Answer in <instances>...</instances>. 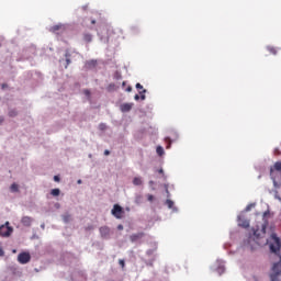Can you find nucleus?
Segmentation results:
<instances>
[{"label":"nucleus","mask_w":281,"mask_h":281,"mask_svg":"<svg viewBox=\"0 0 281 281\" xmlns=\"http://www.w3.org/2000/svg\"><path fill=\"white\" fill-rule=\"evenodd\" d=\"M270 252L274 255H279L281 249V239L277 236V234H271V241L269 244Z\"/></svg>","instance_id":"1"},{"label":"nucleus","mask_w":281,"mask_h":281,"mask_svg":"<svg viewBox=\"0 0 281 281\" xmlns=\"http://www.w3.org/2000/svg\"><path fill=\"white\" fill-rule=\"evenodd\" d=\"M272 272L270 274V281H281V256H280V261L273 263L272 266Z\"/></svg>","instance_id":"2"},{"label":"nucleus","mask_w":281,"mask_h":281,"mask_svg":"<svg viewBox=\"0 0 281 281\" xmlns=\"http://www.w3.org/2000/svg\"><path fill=\"white\" fill-rule=\"evenodd\" d=\"M13 232L12 227L9 226V222L0 226V236L1 237H9Z\"/></svg>","instance_id":"3"},{"label":"nucleus","mask_w":281,"mask_h":281,"mask_svg":"<svg viewBox=\"0 0 281 281\" xmlns=\"http://www.w3.org/2000/svg\"><path fill=\"white\" fill-rule=\"evenodd\" d=\"M124 214V210L120 204H114V207L112 210V215L117 218V220H122Z\"/></svg>","instance_id":"4"},{"label":"nucleus","mask_w":281,"mask_h":281,"mask_svg":"<svg viewBox=\"0 0 281 281\" xmlns=\"http://www.w3.org/2000/svg\"><path fill=\"white\" fill-rule=\"evenodd\" d=\"M18 261L21 263V265H26L31 261V255L30 252H26V251H23V252H20L19 256H18Z\"/></svg>","instance_id":"5"},{"label":"nucleus","mask_w":281,"mask_h":281,"mask_svg":"<svg viewBox=\"0 0 281 281\" xmlns=\"http://www.w3.org/2000/svg\"><path fill=\"white\" fill-rule=\"evenodd\" d=\"M274 171L281 172V161H276L274 165L270 167V176H273Z\"/></svg>","instance_id":"6"},{"label":"nucleus","mask_w":281,"mask_h":281,"mask_svg":"<svg viewBox=\"0 0 281 281\" xmlns=\"http://www.w3.org/2000/svg\"><path fill=\"white\" fill-rule=\"evenodd\" d=\"M100 234L103 238H109L110 234H111V229L108 226H102L100 227Z\"/></svg>","instance_id":"7"},{"label":"nucleus","mask_w":281,"mask_h":281,"mask_svg":"<svg viewBox=\"0 0 281 281\" xmlns=\"http://www.w3.org/2000/svg\"><path fill=\"white\" fill-rule=\"evenodd\" d=\"M144 236H145V233L140 232V233L132 234L130 239L132 243H136L140 240Z\"/></svg>","instance_id":"8"},{"label":"nucleus","mask_w":281,"mask_h":281,"mask_svg":"<svg viewBox=\"0 0 281 281\" xmlns=\"http://www.w3.org/2000/svg\"><path fill=\"white\" fill-rule=\"evenodd\" d=\"M249 226H250L249 220H247L243 216H239V227L249 228Z\"/></svg>","instance_id":"9"},{"label":"nucleus","mask_w":281,"mask_h":281,"mask_svg":"<svg viewBox=\"0 0 281 281\" xmlns=\"http://www.w3.org/2000/svg\"><path fill=\"white\" fill-rule=\"evenodd\" d=\"M133 105H134L133 103H123V104L121 105V112H123V113H128V112H131Z\"/></svg>","instance_id":"10"},{"label":"nucleus","mask_w":281,"mask_h":281,"mask_svg":"<svg viewBox=\"0 0 281 281\" xmlns=\"http://www.w3.org/2000/svg\"><path fill=\"white\" fill-rule=\"evenodd\" d=\"M32 217L31 216H23L21 220V223L25 226V227H30L32 225Z\"/></svg>","instance_id":"11"},{"label":"nucleus","mask_w":281,"mask_h":281,"mask_svg":"<svg viewBox=\"0 0 281 281\" xmlns=\"http://www.w3.org/2000/svg\"><path fill=\"white\" fill-rule=\"evenodd\" d=\"M85 23H86L87 27H89V30H93L92 25H95L97 21L94 19L87 18L85 20Z\"/></svg>","instance_id":"12"},{"label":"nucleus","mask_w":281,"mask_h":281,"mask_svg":"<svg viewBox=\"0 0 281 281\" xmlns=\"http://www.w3.org/2000/svg\"><path fill=\"white\" fill-rule=\"evenodd\" d=\"M83 41L85 43H92V35L90 33H85Z\"/></svg>","instance_id":"13"},{"label":"nucleus","mask_w":281,"mask_h":281,"mask_svg":"<svg viewBox=\"0 0 281 281\" xmlns=\"http://www.w3.org/2000/svg\"><path fill=\"white\" fill-rule=\"evenodd\" d=\"M133 184L136 186V187H139L143 184V180L140 177H135L134 180H133Z\"/></svg>","instance_id":"14"},{"label":"nucleus","mask_w":281,"mask_h":281,"mask_svg":"<svg viewBox=\"0 0 281 281\" xmlns=\"http://www.w3.org/2000/svg\"><path fill=\"white\" fill-rule=\"evenodd\" d=\"M119 87L115 83H110L108 87L109 92L117 91Z\"/></svg>","instance_id":"15"},{"label":"nucleus","mask_w":281,"mask_h":281,"mask_svg":"<svg viewBox=\"0 0 281 281\" xmlns=\"http://www.w3.org/2000/svg\"><path fill=\"white\" fill-rule=\"evenodd\" d=\"M61 27H63L61 24L54 25L50 27V32L56 33V32H58V30H61Z\"/></svg>","instance_id":"16"},{"label":"nucleus","mask_w":281,"mask_h":281,"mask_svg":"<svg viewBox=\"0 0 281 281\" xmlns=\"http://www.w3.org/2000/svg\"><path fill=\"white\" fill-rule=\"evenodd\" d=\"M50 194L53 195V196H59L60 195V190L58 189V188H56V189H53L52 191H50Z\"/></svg>","instance_id":"17"},{"label":"nucleus","mask_w":281,"mask_h":281,"mask_svg":"<svg viewBox=\"0 0 281 281\" xmlns=\"http://www.w3.org/2000/svg\"><path fill=\"white\" fill-rule=\"evenodd\" d=\"M63 220H64L65 223H69V222L71 221V215L68 214V213H67V214H64V215H63Z\"/></svg>","instance_id":"18"},{"label":"nucleus","mask_w":281,"mask_h":281,"mask_svg":"<svg viewBox=\"0 0 281 281\" xmlns=\"http://www.w3.org/2000/svg\"><path fill=\"white\" fill-rule=\"evenodd\" d=\"M252 235L259 239L260 238V233H259V228H252Z\"/></svg>","instance_id":"19"},{"label":"nucleus","mask_w":281,"mask_h":281,"mask_svg":"<svg viewBox=\"0 0 281 281\" xmlns=\"http://www.w3.org/2000/svg\"><path fill=\"white\" fill-rule=\"evenodd\" d=\"M147 92V90L146 89H144L143 91H139V94H140V99H142V101H145L146 100V95H145V93Z\"/></svg>","instance_id":"20"},{"label":"nucleus","mask_w":281,"mask_h":281,"mask_svg":"<svg viewBox=\"0 0 281 281\" xmlns=\"http://www.w3.org/2000/svg\"><path fill=\"white\" fill-rule=\"evenodd\" d=\"M9 116H10V117H15V116H18V111H16V110H10Z\"/></svg>","instance_id":"21"},{"label":"nucleus","mask_w":281,"mask_h":281,"mask_svg":"<svg viewBox=\"0 0 281 281\" xmlns=\"http://www.w3.org/2000/svg\"><path fill=\"white\" fill-rule=\"evenodd\" d=\"M11 191L12 192H19V186L16 183H12Z\"/></svg>","instance_id":"22"},{"label":"nucleus","mask_w":281,"mask_h":281,"mask_svg":"<svg viewBox=\"0 0 281 281\" xmlns=\"http://www.w3.org/2000/svg\"><path fill=\"white\" fill-rule=\"evenodd\" d=\"M157 154H158L159 156H162V155L165 154V150H164V148H162L161 146H158V147H157Z\"/></svg>","instance_id":"23"},{"label":"nucleus","mask_w":281,"mask_h":281,"mask_svg":"<svg viewBox=\"0 0 281 281\" xmlns=\"http://www.w3.org/2000/svg\"><path fill=\"white\" fill-rule=\"evenodd\" d=\"M166 204L169 206V209H172L175 205V202L172 200H167Z\"/></svg>","instance_id":"24"},{"label":"nucleus","mask_w":281,"mask_h":281,"mask_svg":"<svg viewBox=\"0 0 281 281\" xmlns=\"http://www.w3.org/2000/svg\"><path fill=\"white\" fill-rule=\"evenodd\" d=\"M83 94H85L86 97H88V98L91 97V92H90L89 89H85V90H83Z\"/></svg>","instance_id":"25"},{"label":"nucleus","mask_w":281,"mask_h":281,"mask_svg":"<svg viewBox=\"0 0 281 281\" xmlns=\"http://www.w3.org/2000/svg\"><path fill=\"white\" fill-rule=\"evenodd\" d=\"M136 89L142 92L144 90L143 86L140 83H136Z\"/></svg>","instance_id":"26"},{"label":"nucleus","mask_w":281,"mask_h":281,"mask_svg":"<svg viewBox=\"0 0 281 281\" xmlns=\"http://www.w3.org/2000/svg\"><path fill=\"white\" fill-rule=\"evenodd\" d=\"M99 128H100V131H105L106 130V125L104 123H101L99 125Z\"/></svg>","instance_id":"27"},{"label":"nucleus","mask_w":281,"mask_h":281,"mask_svg":"<svg viewBox=\"0 0 281 281\" xmlns=\"http://www.w3.org/2000/svg\"><path fill=\"white\" fill-rule=\"evenodd\" d=\"M266 229H267V226H266V225H262V226H261V229H260V233H261L262 235H265V234H266Z\"/></svg>","instance_id":"28"},{"label":"nucleus","mask_w":281,"mask_h":281,"mask_svg":"<svg viewBox=\"0 0 281 281\" xmlns=\"http://www.w3.org/2000/svg\"><path fill=\"white\" fill-rule=\"evenodd\" d=\"M120 266L124 269L125 268V261L124 259L119 260Z\"/></svg>","instance_id":"29"},{"label":"nucleus","mask_w":281,"mask_h":281,"mask_svg":"<svg viewBox=\"0 0 281 281\" xmlns=\"http://www.w3.org/2000/svg\"><path fill=\"white\" fill-rule=\"evenodd\" d=\"M115 79H116V80H121V79H122V75H121L120 72H116V74H115Z\"/></svg>","instance_id":"30"},{"label":"nucleus","mask_w":281,"mask_h":281,"mask_svg":"<svg viewBox=\"0 0 281 281\" xmlns=\"http://www.w3.org/2000/svg\"><path fill=\"white\" fill-rule=\"evenodd\" d=\"M254 207V205L252 204H248V206H246V212H249V211H251V209Z\"/></svg>","instance_id":"31"},{"label":"nucleus","mask_w":281,"mask_h":281,"mask_svg":"<svg viewBox=\"0 0 281 281\" xmlns=\"http://www.w3.org/2000/svg\"><path fill=\"white\" fill-rule=\"evenodd\" d=\"M148 201L153 202L154 201V195L153 194H148Z\"/></svg>","instance_id":"32"},{"label":"nucleus","mask_w":281,"mask_h":281,"mask_svg":"<svg viewBox=\"0 0 281 281\" xmlns=\"http://www.w3.org/2000/svg\"><path fill=\"white\" fill-rule=\"evenodd\" d=\"M132 90H133L132 86H128V87L126 88V92H128V93H131Z\"/></svg>","instance_id":"33"},{"label":"nucleus","mask_w":281,"mask_h":281,"mask_svg":"<svg viewBox=\"0 0 281 281\" xmlns=\"http://www.w3.org/2000/svg\"><path fill=\"white\" fill-rule=\"evenodd\" d=\"M4 256V250L2 247H0V257H3Z\"/></svg>","instance_id":"34"},{"label":"nucleus","mask_w":281,"mask_h":281,"mask_svg":"<svg viewBox=\"0 0 281 281\" xmlns=\"http://www.w3.org/2000/svg\"><path fill=\"white\" fill-rule=\"evenodd\" d=\"M54 180H55V182H59V181H60L59 176H55V177H54Z\"/></svg>","instance_id":"35"},{"label":"nucleus","mask_w":281,"mask_h":281,"mask_svg":"<svg viewBox=\"0 0 281 281\" xmlns=\"http://www.w3.org/2000/svg\"><path fill=\"white\" fill-rule=\"evenodd\" d=\"M269 214H270V212H269V211H266V212H263L262 216H263V217H267Z\"/></svg>","instance_id":"36"},{"label":"nucleus","mask_w":281,"mask_h":281,"mask_svg":"<svg viewBox=\"0 0 281 281\" xmlns=\"http://www.w3.org/2000/svg\"><path fill=\"white\" fill-rule=\"evenodd\" d=\"M153 254H154L153 249L147 250L148 256H153Z\"/></svg>","instance_id":"37"},{"label":"nucleus","mask_w":281,"mask_h":281,"mask_svg":"<svg viewBox=\"0 0 281 281\" xmlns=\"http://www.w3.org/2000/svg\"><path fill=\"white\" fill-rule=\"evenodd\" d=\"M140 100V95L139 94H135V101H139Z\"/></svg>","instance_id":"38"},{"label":"nucleus","mask_w":281,"mask_h":281,"mask_svg":"<svg viewBox=\"0 0 281 281\" xmlns=\"http://www.w3.org/2000/svg\"><path fill=\"white\" fill-rule=\"evenodd\" d=\"M124 226L122 224L119 225L117 229L123 231Z\"/></svg>","instance_id":"39"},{"label":"nucleus","mask_w":281,"mask_h":281,"mask_svg":"<svg viewBox=\"0 0 281 281\" xmlns=\"http://www.w3.org/2000/svg\"><path fill=\"white\" fill-rule=\"evenodd\" d=\"M104 155H105V156H109V155H110V150H109V149H105Z\"/></svg>","instance_id":"40"},{"label":"nucleus","mask_w":281,"mask_h":281,"mask_svg":"<svg viewBox=\"0 0 281 281\" xmlns=\"http://www.w3.org/2000/svg\"><path fill=\"white\" fill-rule=\"evenodd\" d=\"M4 122L3 116H0V125Z\"/></svg>","instance_id":"41"},{"label":"nucleus","mask_w":281,"mask_h":281,"mask_svg":"<svg viewBox=\"0 0 281 281\" xmlns=\"http://www.w3.org/2000/svg\"><path fill=\"white\" fill-rule=\"evenodd\" d=\"M5 88H8V85H7V83H3V85H2V90H4Z\"/></svg>","instance_id":"42"},{"label":"nucleus","mask_w":281,"mask_h":281,"mask_svg":"<svg viewBox=\"0 0 281 281\" xmlns=\"http://www.w3.org/2000/svg\"><path fill=\"white\" fill-rule=\"evenodd\" d=\"M90 65L95 66V65H97V61L92 60V61H90Z\"/></svg>","instance_id":"43"},{"label":"nucleus","mask_w":281,"mask_h":281,"mask_svg":"<svg viewBox=\"0 0 281 281\" xmlns=\"http://www.w3.org/2000/svg\"><path fill=\"white\" fill-rule=\"evenodd\" d=\"M71 63V60L69 58H67V66H69Z\"/></svg>","instance_id":"44"},{"label":"nucleus","mask_w":281,"mask_h":281,"mask_svg":"<svg viewBox=\"0 0 281 281\" xmlns=\"http://www.w3.org/2000/svg\"><path fill=\"white\" fill-rule=\"evenodd\" d=\"M159 173H160V175H164V169H159Z\"/></svg>","instance_id":"45"},{"label":"nucleus","mask_w":281,"mask_h":281,"mask_svg":"<svg viewBox=\"0 0 281 281\" xmlns=\"http://www.w3.org/2000/svg\"><path fill=\"white\" fill-rule=\"evenodd\" d=\"M125 86H126V81H123V85H122V87H123V88H125Z\"/></svg>","instance_id":"46"},{"label":"nucleus","mask_w":281,"mask_h":281,"mask_svg":"<svg viewBox=\"0 0 281 281\" xmlns=\"http://www.w3.org/2000/svg\"><path fill=\"white\" fill-rule=\"evenodd\" d=\"M81 183H82V181L79 179V180H78V184H81Z\"/></svg>","instance_id":"47"},{"label":"nucleus","mask_w":281,"mask_h":281,"mask_svg":"<svg viewBox=\"0 0 281 281\" xmlns=\"http://www.w3.org/2000/svg\"><path fill=\"white\" fill-rule=\"evenodd\" d=\"M109 281H113V280H109Z\"/></svg>","instance_id":"48"}]
</instances>
